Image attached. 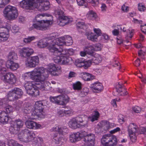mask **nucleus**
<instances>
[{"label":"nucleus","mask_w":146,"mask_h":146,"mask_svg":"<svg viewBox=\"0 0 146 146\" xmlns=\"http://www.w3.org/2000/svg\"><path fill=\"white\" fill-rule=\"evenodd\" d=\"M87 119V117L86 116L77 117L72 119L69 121V126L73 129L87 127L88 125Z\"/></svg>","instance_id":"obj_3"},{"label":"nucleus","mask_w":146,"mask_h":146,"mask_svg":"<svg viewBox=\"0 0 146 146\" xmlns=\"http://www.w3.org/2000/svg\"><path fill=\"white\" fill-rule=\"evenodd\" d=\"M35 136V134L33 131L27 129L22 130L18 134L19 139L26 143L31 141L33 139Z\"/></svg>","instance_id":"obj_7"},{"label":"nucleus","mask_w":146,"mask_h":146,"mask_svg":"<svg viewBox=\"0 0 146 146\" xmlns=\"http://www.w3.org/2000/svg\"><path fill=\"white\" fill-rule=\"evenodd\" d=\"M138 10L141 12L144 11L145 10V7L142 3H139L138 5Z\"/></svg>","instance_id":"obj_54"},{"label":"nucleus","mask_w":146,"mask_h":146,"mask_svg":"<svg viewBox=\"0 0 146 146\" xmlns=\"http://www.w3.org/2000/svg\"><path fill=\"white\" fill-rule=\"evenodd\" d=\"M34 52L32 48L29 47H23L21 48L19 51L20 56L26 58L29 57Z\"/></svg>","instance_id":"obj_20"},{"label":"nucleus","mask_w":146,"mask_h":146,"mask_svg":"<svg viewBox=\"0 0 146 146\" xmlns=\"http://www.w3.org/2000/svg\"><path fill=\"white\" fill-rule=\"evenodd\" d=\"M57 49L56 51L54 53L55 55H56V53L58 52L59 54H62L63 55H73L75 52V50L72 48L63 49L61 47L59 48L57 47Z\"/></svg>","instance_id":"obj_22"},{"label":"nucleus","mask_w":146,"mask_h":146,"mask_svg":"<svg viewBox=\"0 0 146 146\" xmlns=\"http://www.w3.org/2000/svg\"><path fill=\"white\" fill-rule=\"evenodd\" d=\"M84 60L82 59H77L76 60L75 64L78 67H82L84 64Z\"/></svg>","instance_id":"obj_45"},{"label":"nucleus","mask_w":146,"mask_h":146,"mask_svg":"<svg viewBox=\"0 0 146 146\" xmlns=\"http://www.w3.org/2000/svg\"><path fill=\"white\" fill-rule=\"evenodd\" d=\"M55 38L56 36L54 34H52L49 37L50 40L47 42L40 40L38 42L37 46L38 47L41 48L47 46L48 48L50 51L54 52L55 53L57 49V47H56L55 42H54Z\"/></svg>","instance_id":"obj_5"},{"label":"nucleus","mask_w":146,"mask_h":146,"mask_svg":"<svg viewBox=\"0 0 146 146\" xmlns=\"http://www.w3.org/2000/svg\"><path fill=\"white\" fill-rule=\"evenodd\" d=\"M46 69L43 67H37L30 72L25 73V76H29L34 82H27L24 87L26 90H31L33 89L35 90H44V85L42 83L48 77V75L46 74Z\"/></svg>","instance_id":"obj_1"},{"label":"nucleus","mask_w":146,"mask_h":146,"mask_svg":"<svg viewBox=\"0 0 146 146\" xmlns=\"http://www.w3.org/2000/svg\"><path fill=\"white\" fill-rule=\"evenodd\" d=\"M141 29L143 33L146 34V25H141Z\"/></svg>","instance_id":"obj_64"},{"label":"nucleus","mask_w":146,"mask_h":146,"mask_svg":"<svg viewBox=\"0 0 146 146\" xmlns=\"http://www.w3.org/2000/svg\"><path fill=\"white\" fill-rule=\"evenodd\" d=\"M7 67L12 70H16L19 67V64L13 61H7L6 63Z\"/></svg>","instance_id":"obj_26"},{"label":"nucleus","mask_w":146,"mask_h":146,"mask_svg":"<svg viewBox=\"0 0 146 146\" xmlns=\"http://www.w3.org/2000/svg\"><path fill=\"white\" fill-rule=\"evenodd\" d=\"M72 21V20L66 16L60 17L57 21V24L61 26H64Z\"/></svg>","instance_id":"obj_23"},{"label":"nucleus","mask_w":146,"mask_h":146,"mask_svg":"<svg viewBox=\"0 0 146 146\" xmlns=\"http://www.w3.org/2000/svg\"><path fill=\"white\" fill-rule=\"evenodd\" d=\"M139 133L140 134H145L146 133V128L144 127L140 128Z\"/></svg>","instance_id":"obj_62"},{"label":"nucleus","mask_w":146,"mask_h":146,"mask_svg":"<svg viewBox=\"0 0 146 146\" xmlns=\"http://www.w3.org/2000/svg\"><path fill=\"white\" fill-rule=\"evenodd\" d=\"M10 1V0H0V8H3Z\"/></svg>","instance_id":"obj_49"},{"label":"nucleus","mask_w":146,"mask_h":146,"mask_svg":"<svg viewBox=\"0 0 146 146\" xmlns=\"http://www.w3.org/2000/svg\"><path fill=\"white\" fill-rule=\"evenodd\" d=\"M25 125L27 128L31 129H38L41 127V125L33 121H27L25 122Z\"/></svg>","instance_id":"obj_24"},{"label":"nucleus","mask_w":146,"mask_h":146,"mask_svg":"<svg viewBox=\"0 0 146 146\" xmlns=\"http://www.w3.org/2000/svg\"><path fill=\"white\" fill-rule=\"evenodd\" d=\"M76 26L78 29H85L86 28V26L83 22H78L76 24Z\"/></svg>","instance_id":"obj_50"},{"label":"nucleus","mask_w":146,"mask_h":146,"mask_svg":"<svg viewBox=\"0 0 146 146\" xmlns=\"http://www.w3.org/2000/svg\"><path fill=\"white\" fill-rule=\"evenodd\" d=\"M92 63L91 59L86 61L84 60V65L82 67H83L84 69H87L90 66Z\"/></svg>","instance_id":"obj_47"},{"label":"nucleus","mask_w":146,"mask_h":146,"mask_svg":"<svg viewBox=\"0 0 146 146\" xmlns=\"http://www.w3.org/2000/svg\"><path fill=\"white\" fill-rule=\"evenodd\" d=\"M92 58L91 59L92 63L95 64H98L101 63L102 60V56L98 54H94V55L92 56Z\"/></svg>","instance_id":"obj_25"},{"label":"nucleus","mask_w":146,"mask_h":146,"mask_svg":"<svg viewBox=\"0 0 146 146\" xmlns=\"http://www.w3.org/2000/svg\"><path fill=\"white\" fill-rule=\"evenodd\" d=\"M121 9L124 12H127L129 10V8L127 6L124 4L122 6Z\"/></svg>","instance_id":"obj_63"},{"label":"nucleus","mask_w":146,"mask_h":146,"mask_svg":"<svg viewBox=\"0 0 146 146\" xmlns=\"http://www.w3.org/2000/svg\"><path fill=\"white\" fill-rule=\"evenodd\" d=\"M10 25L3 26L0 28V38L3 41L7 40L9 37L8 34L11 29Z\"/></svg>","instance_id":"obj_14"},{"label":"nucleus","mask_w":146,"mask_h":146,"mask_svg":"<svg viewBox=\"0 0 146 146\" xmlns=\"http://www.w3.org/2000/svg\"><path fill=\"white\" fill-rule=\"evenodd\" d=\"M84 135V133H82V132H78L72 133L69 136V141L72 143H75L82 139Z\"/></svg>","instance_id":"obj_19"},{"label":"nucleus","mask_w":146,"mask_h":146,"mask_svg":"<svg viewBox=\"0 0 146 146\" xmlns=\"http://www.w3.org/2000/svg\"><path fill=\"white\" fill-rule=\"evenodd\" d=\"M146 51V48L142 46L141 50L138 52V54L139 56H140L142 55L143 56Z\"/></svg>","instance_id":"obj_56"},{"label":"nucleus","mask_w":146,"mask_h":146,"mask_svg":"<svg viewBox=\"0 0 146 146\" xmlns=\"http://www.w3.org/2000/svg\"><path fill=\"white\" fill-rule=\"evenodd\" d=\"M55 13L56 17H58V19L60 18V17H62L64 16L63 15L64 12L60 9L56 10L55 11Z\"/></svg>","instance_id":"obj_44"},{"label":"nucleus","mask_w":146,"mask_h":146,"mask_svg":"<svg viewBox=\"0 0 146 146\" xmlns=\"http://www.w3.org/2000/svg\"><path fill=\"white\" fill-rule=\"evenodd\" d=\"M50 101L52 102L60 105L66 104L69 101V98L67 95H63L55 97H50Z\"/></svg>","instance_id":"obj_12"},{"label":"nucleus","mask_w":146,"mask_h":146,"mask_svg":"<svg viewBox=\"0 0 146 146\" xmlns=\"http://www.w3.org/2000/svg\"><path fill=\"white\" fill-rule=\"evenodd\" d=\"M43 103L42 101L36 102L33 108L31 116L30 119H33L37 117H44L45 113L43 111Z\"/></svg>","instance_id":"obj_4"},{"label":"nucleus","mask_w":146,"mask_h":146,"mask_svg":"<svg viewBox=\"0 0 146 146\" xmlns=\"http://www.w3.org/2000/svg\"><path fill=\"white\" fill-rule=\"evenodd\" d=\"M129 134L131 141L133 142H135L136 140V136L135 135V133Z\"/></svg>","instance_id":"obj_52"},{"label":"nucleus","mask_w":146,"mask_h":146,"mask_svg":"<svg viewBox=\"0 0 146 146\" xmlns=\"http://www.w3.org/2000/svg\"><path fill=\"white\" fill-rule=\"evenodd\" d=\"M3 13L4 16L10 21L15 19L18 15L16 8L10 5H8L5 8Z\"/></svg>","instance_id":"obj_6"},{"label":"nucleus","mask_w":146,"mask_h":146,"mask_svg":"<svg viewBox=\"0 0 146 146\" xmlns=\"http://www.w3.org/2000/svg\"><path fill=\"white\" fill-rule=\"evenodd\" d=\"M6 68H2L0 70V78L4 82L6 83L7 79L8 72H7Z\"/></svg>","instance_id":"obj_31"},{"label":"nucleus","mask_w":146,"mask_h":146,"mask_svg":"<svg viewBox=\"0 0 146 146\" xmlns=\"http://www.w3.org/2000/svg\"><path fill=\"white\" fill-rule=\"evenodd\" d=\"M64 110H58L57 114L60 117H62L65 115Z\"/></svg>","instance_id":"obj_60"},{"label":"nucleus","mask_w":146,"mask_h":146,"mask_svg":"<svg viewBox=\"0 0 146 146\" xmlns=\"http://www.w3.org/2000/svg\"><path fill=\"white\" fill-rule=\"evenodd\" d=\"M137 126L134 123H130L128 127V131L129 133H136L137 130Z\"/></svg>","instance_id":"obj_37"},{"label":"nucleus","mask_w":146,"mask_h":146,"mask_svg":"<svg viewBox=\"0 0 146 146\" xmlns=\"http://www.w3.org/2000/svg\"><path fill=\"white\" fill-rule=\"evenodd\" d=\"M66 140V139L64 137L58 136L57 134H55L54 135L53 141L58 146L62 145Z\"/></svg>","instance_id":"obj_21"},{"label":"nucleus","mask_w":146,"mask_h":146,"mask_svg":"<svg viewBox=\"0 0 146 146\" xmlns=\"http://www.w3.org/2000/svg\"><path fill=\"white\" fill-rule=\"evenodd\" d=\"M73 86L74 90H80L82 88V84L80 82L78 81L74 83Z\"/></svg>","instance_id":"obj_41"},{"label":"nucleus","mask_w":146,"mask_h":146,"mask_svg":"<svg viewBox=\"0 0 146 146\" xmlns=\"http://www.w3.org/2000/svg\"><path fill=\"white\" fill-rule=\"evenodd\" d=\"M102 125L104 128L106 129H108L111 127L112 126V124H110V123L107 121H103L102 122Z\"/></svg>","instance_id":"obj_43"},{"label":"nucleus","mask_w":146,"mask_h":146,"mask_svg":"<svg viewBox=\"0 0 146 146\" xmlns=\"http://www.w3.org/2000/svg\"><path fill=\"white\" fill-rule=\"evenodd\" d=\"M10 95L14 96L15 99H18L20 98L23 94V92H11Z\"/></svg>","instance_id":"obj_42"},{"label":"nucleus","mask_w":146,"mask_h":146,"mask_svg":"<svg viewBox=\"0 0 146 146\" xmlns=\"http://www.w3.org/2000/svg\"><path fill=\"white\" fill-rule=\"evenodd\" d=\"M27 92L29 95L33 97H36L39 95V92Z\"/></svg>","instance_id":"obj_57"},{"label":"nucleus","mask_w":146,"mask_h":146,"mask_svg":"<svg viewBox=\"0 0 146 146\" xmlns=\"http://www.w3.org/2000/svg\"><path fill=\"white\" fill-rule=\"evenodd\" d=\"M35 38L34 36H28L25 38L23 39V42L25 43H29L35 40Z\"/></svg>","instance_id":"obj_46"},{"label":"nucleus","mask_w":146,"mask_h":146,"mask_svg":"<svg viewBox=\"0 0 146 146\" xmlns=\"http://www.w3.org/2000/svg\"><path fill=\"white\" fill-rule=\"evenodd\" d=\"M123 116L121 114L119 115L118 120L119 123L121 124H123L124 122Z\"/></svg>","instance_id":"obj_58"},{"label":"nucleus","mask_w":146,"mask_h":146,"mask_svg":"<svg viewBox=\"0 0 146 146\" xmlns=\"http://www.w3.org/2000/svg\"><path fill=\"white\" fill-rule=\"evenodd\" d=\"M94 50H100L101 49V45L100 44L98 43L92 45Z\"/></svg>","instance_id":"obj_53"},{"label":"nucleus","mask_w":146,"mask_h":146,"mask_svg":"<svg viewBox=\"0 0 146 146\" xmlns=\"http://www.w3.org/2000/svg\"><path fill=\"white\" fill-rule=\"evenodd\" d=\"M52 23V22L50 20H41L37 21L33 24L32 27L38 30L44 31L47 29L49 26Z\"/></svg>","instance_id":"obj_11"},{"label":"nucleus","mask_w":146,"mask_h":146,"mask_svg":"<svg viewBox=\"0 0 146 146\" xmlns=\"http://www.w3.org/2000/svg\"><path fill=\"white\" fill-rule=\"evenodd\" d=\"M54 42H55L56 47L59 48L63 46H70L73 43L71 37L68 35L65 36L58 38H55Z\"/></svg>","instance_id":"obj_9"},{"label":"nucleus","mask_w":146,"mask_h":146,"mask_svg":"<svg viewBox=\"0 0 146 146\" xmlns=\"http://www.w3.org/2000/svg\"><path fill=\"white\" fill-rule=\"evenodd\" d=\"M101 141L103 146H115L117 143L116 136L110 135H103Z\"/></svg>","instance_id":"obj_8"},{"label":"nucleus","mask_w":146,"mask_h":146,"mask_svg":"<svg viewBox=\"0 0 146 146\" xmlns=\"http://www.w3.org/2000/svg\"><path fill=\"white\" fill-rule=\"evenodd\" d=\"M134 31L131 29H129L127 31V35L125 38L126 40L123 42L125 44L129 45H130L131 43L129 42V40L132 38L133 35V32Z\"/></svg>","instance_id":"obj_27"},{"label":"nucleus","mask_w":146,"mask_h":146,"mask_svg":"<svg viewBox=\"0 0 146 146\" xmlns=\"http://www.w3.org/2000/svg\"><path fill=\"white\" fill-rule=\"evenodd\" d=\"M132 110L135 113H140L141 111V108L139 107L135 106L133 107Z\"/></svg>","instance_id":"obj_55"},{"label":"nucleus","mask_w":146,"mask_h":146,"mask_svg":"<svg viewBox=\"0 0 146 146\" xmlns=\"http://www.w3.org/2000/svg\"><path fill=\"white\" fill-rule=\"evenodd\" d=\"M100 114L97 111H95L91 116L88 117V118L92 122L97 120L99 117Z\"/></svg>","instance_id":"obj_38"},{"label":"nucleus","mask_w":146,"mask_h":146,"mask_svg":"<svg viewBox=\"0 0 146 146\" xmlns=\"http://www.w3.org/2000/svg\"><path fill=\"white\" fill-rule=\"evenodd\" d=\"M86 1L92 4L93 6L98 4L99 3V0H86Z\"/></svg>","instance_id":"obj_59"},{"label":"nucleus","mask_w":146,"mask_h":146,"mask_svg":"<svg viewBox=\"0 0 146 146\" xmlns=\"http://www.w3.org/2000/svg\"><path fill=\"white\" fill-rule=\"evenodd\" d=\"M47 71L49 73L54 76H58L61 72L60 67H57L54 64L52 63L48 65Z\"/></svg>","instance_id":"obj_15"},{"label":"nucleus","mask_w":146,"mask_h":146,"mask_svg":"<svg viewBox=\"0 0 146 146\" xmlns=\"http://www.w3.org/2000/svg\"><path fill=\"white\" fill-rule=\"evenodd\" d=\"M90 88L92 90L101 91L103 90V87L102 84L99 82H96L90 85Z\"/></svg>","instance_id":"obj_28"},{"label":"nucleus","mask_w":146,"mask_h":146,"mask_svg":"<svg viewBox=\"0 0 146 146\" xmlns=\"http://www.w3.org/2000/svg\"><path fill=\"white\" fill-rule=\"evenodd\" d=\"M113 94L115 96H125L128 94L127 92H113Z\"/></svg>","instance_id":"obj_48"},{"label":"nucleus","mask_w":146,"mask_h":146,"mask_svg":"<svg viewBox=\"0 0 146 146\" xmlns=\"http://www.w3.org/2000/svg\"><path fill=\"white\" fill-rule=\"evenodd\" d=\"M84 133L83 137L85 138V139L87 141L86 145L87 146H94L95 143V136L93 133L87 134L85 131H83Z\"/></svg>","instance_id":"obj_16"},{"label":"nucleus","mask_w":146,"mask_h":146,"mask_svg":"<svg viewBox=\"0 0 146 146\" xmlns=\"http://www.w3.org/2000/svg\"><path fill=\"white\" fill-rule=\"evenodd\" d=\"M16 80V77L13 73L11 72H8L6 83L13 84L15 83Z\"/></svg>","instance_id":"obj_29"},{"label":"nucleus","mask_w":146,"mask_h":146,"mask_svg":"<svg viewBox=\"0 0 146 146\" xmlns=\"http://www.w3.org/2000/svg\"><path fill=\"white\" fill-rule=\"evenodd\" d=\"M50 4L47 0H23L20 3V6L23 8L28 9L33 7L41 11L48 10Z\"/></svg>","instance_id":"obj_2"},{"label":"nucleus","mask_w":146,"mask_h":146,"mask_svg":"<svg viewBox=\"0 0 146 146\" xmlns=\"http://www.w3.org/2000/svg\"><path fill=\"white\" fill-rule=\"evenodd\" d=\"M5 111L7 114L10 113H12L13 111V107L10 105L7 106L5 108Z\"/></svg>","instance_id":"obj_51"},{"label":"nucleus","mask_w":146,"mask_h":146,"mask_svg":"<svg viewBox=\"0 0 146 146\" xmlns=\"http://www.w3.org/2000/svg\"><path fill=\"white\" fill-rule=\"evenodd\" d=\"M115 88L117 90H119L120 91H127V89L124 87V85L123 84L122 85L120 84V82H118L116 85Z\"/></svg>","instance_id":"obj_40"},{"label":"nucleus","mask_w":146,"mask_h":146,"mask_svg":"<svg viewBox=\"0 0 146 146\" xmlns=\"http://www.w3.org/2000/svg\"><path fill=\"white\" fill-rule=\"evenodd\" d=\"M8 145L9 146H23L22 145L19 144L17 141L13 139L8 140Z\"/></svg>","instance_id":"obj_39"},{"label":"nucleus","mask_w":146,"mask_h":146,"mask_svg":"<svg viewBox=\"0 0 146 146\" xmlns=\"http://www.w3.org/2000/svg\"><path fill=\"white\" fill-rule=\"evenodd\" d=\"M82 74V78L86 81H90L95 78L94 76L88 73L83 72Z\"/></svg>","instance_id":"obj_32"},{"label":"nucleus","mask_w":146,"mask_h":146,"mask_svg":"<svg viewBox=\"0 0 146 146\" xmlns=\"http://www.w3.org/2000/svg\"><path fill=\"white\" fill-rule=\"evenodd\" d=\"M23 122L21 119H18L13 121L9 128L10 131L12 133L17 134L19 129L23 127Z\"/></svg>","instance_id":"obj_13"},{"label":"nucleus","mask_w":146,"mask_h":146,"mask_svg":"<svg viewBox=\"0 0 146 146\" xmlns=\"http://www.w3.org/2000/svg\"><path fill=\"white\" fill-rule=\"evenodd\" d=\"M87 18L89 20H95L97 17L96 14L92 10L89 11L86 14Z\"/></svg>","instance_id":"obj_36"},{"label":"nucleus","mask_w":146,"mask_h":146,"mask_svg":"<svg viewBox=\"0 0 146 146\" xmlns=\"http://www.w3.org/2000/svg\"><path fill=\"white\" fill-rule=\"evenodd\" d=\"M9 120V117L5 112L4 111L0 113V122L2 124L6 123Z\"/></svg>","instance_id":"obj_30"},{"label":"nucleus","mask_w":146,"mask_h":146,"mask_svg":"<svg viewBox=\"0 0 146 146\" xmlns=\"http://www.w3.org/2000/svg\"><path fill=\"white\" fill-rule=\"evenodd\" d=\"M7 61H13L18 58L17 54L14 51H12L9 53L7 56Z\"/></svg>","instance_id":"obj_34"},{"label":"nucleus","mask_w":146,"mask_h":146,"mask_svg":"<svg viewBox=\"0 0 146 146\" xmlns=\"http://www.w3.org/2000/svg\"><path fill=\"white\" fill-rule=\"evenodd\" d=\"M19 29V28L18 26L14 25L12 27V31L14 33L17 32Z\"/></svg>","instance_id":"obj_61"},{"label":"nucleus","mask_w":146,"mask_h":146,"mask_svg":"<svg viewBox=\"0 0 146 146\" xmlns=\"http://www.w3.org/2000/svg\"><path fill=\"white\" fill-rule=\"evenodd\" d=\"M39 62V59L38 56H31L28 58L25 61V64L26 67L28 68H34L38 64Z\"/></svg>","instance_id":"obj_17"},{"label":"nucleus","mask_w":146,"mask_h":146,"mask_svg":"<svg viewBox=\"0 0 146 146\" xmlns=\"http://www.w3.org/2000/svg\"><path fill=\"white\" fill-rule=\"evenodd\" d=\"M53 54V60L56 63H59L62 65L68 64L72 60L71 57L65 56V55L59 54L58 52L56 53V55L54 54V52Z\"/></svg>","instance_id":"obj_10"},{"label":"nucleus","mask_w":146,"mask_h":146,"mask_svg":"<svg viewBox=\"0 0 146 146\" xmlns=\"http://www.w3.org/2000/svg\"><path fill=\"white\" fill-rule=\"evenodd\" d=\"M87 38L94 42L98 41V36L91 32H89L86 34Z\"/></svg>","instance_id":"obj_35"},{"label":"nucleus","mask_w":146,"mask_h":146,"mask_svg":"<svg viewBox=\"0 0 146 146\" xmlns=\"http://www.w3.org/2000/svg\"><path fill=\"white\" fill-rule=\"evenodd\" d=\"M84 50L86 51L87 54L91 56L94 55V50L92 45H89L85 46L84 48Z\"/></svg>","instance_id":"obj_33"},{"label":"nucleus","mask_w":146,"mask_h":146,"mask_svg":"<svg viewBox=\"0 0 146 146\" xmlns=\"http://www.w3.org/2000/svg\"><path fill=\"white\" fill-rule=\"evenodd\" d=\"M50 131H51L57 132L59 134L63 135H65L69 132V130L65 126H61L60 125H55L52 128Z\"/></svg>","instance_id":"obj_18"}]
</instances>
